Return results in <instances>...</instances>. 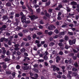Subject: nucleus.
Returning a JSON list of instances; mask_svg holds the SVG:
<instances>
[{
  "label": "nucleus",
  "mask_w": 79,
  "mask_h": 79,
  "mask_svg": "<svg viewBox=\"0 0 79 79\" xmlns=\"http://www.w3.org/2000/svg\"><path fill=\"white\" fill-rule=\"evenodd\" d=\"M53 28L54 29H56V27L53 25H50L48 27V29H49V31H52V30H53Z\"/></svg>",
  "instance_id": "nucleus-1"
},
{
  "label": "nucleus",
  "mask_w": 79,
  "mask_h": 79,
  "mask_svg": "<svg viewBox=\"0 0 79 79\" xmlns=\"http://www.w3.org/2000/svg\"><path fill=\"white\" fill-rule=\"evenodd\" d=\"M52 67L53 68V71H55L56 69V71H60V69L58 67L56 68V66L55 65H53L52 66Z\"/></svg>",
  "instance_id": "nucleus-2"
},
{
  "label": "nucleus",
  "mask_w": 79,
  "mask_h": 79,
  "mask_svg": "<svg viewBox=\"0 0 79 79\" xmlns=\"http://www.w3.org/2000/svg\"><path fill=\"white\" fill-rule=\"evenodd\" d=\"M21 21L22 23H25L26 21V16H23L21 18Z\"/></svg>",
  "instance_id": "nucleus-3"
},
{
  "label": "nucleus",
  "mask_w": 79,
  "mask_h": 79,
  "mask_svg": "<svg viewBox=\"0 0 79 79\" xmlns=\"http://www.w3.org/2000/svg\"><path fill=\"white\" fill-rule=\"evenodd\" d=\"M29 18H30L31 20H32V21H34V19H36V17H35V16L34 15H32L31 16H29Z\"/></svg>",
  "instance_id": "nucleus-4"
},
{
  "label": "nucleus",
  "mask_w": 79,
  "mask_h": 79,
  "mask_svg": "<svg viewBox=\"0 0 79 79\" xmlns=\"http://www.w3.org/2000/svg\"><path fill=\"white\" fill-rule=\"evenodd\" d=\"M60 60H61V58L60 57V56H57L56 57V62H57V63H58Z\"/></svg>",
  "instance_id": "nucleus-5"
},
{
  "label": "nucleus",
  "mask_w": 79,
  "mask_h": 79,
  "mask_svg": "<svg viewBox=\"0 0 79 79\" xmlns=\"http://www.w3.org/2000/svg\"><path fill=\"white\" fill-rule=\"evenodd\" d=\"M72 74V72L71 71H69V74L68 75V77L69 78H71V76L69 74Z\"/></svg>",
  "instance_id": "nucleus-6"
},
{
  "label": "nucleus",
  "mask_w": 79,
  "mask_h": 79,
  "mask_svg": "<svg viewBox=\"0 0 79 79\" xmlns=\"http://www.w3.org/2000/svg\"><path fill=\"white\" fill-rule=\"evenodd\" d=\"M2 49L3 51L2 54H5L6 53V50L5 49V48L2 47Z\"/></svg>",
  "instance_id": "nucleus-7"
},
{
  "label": "nucleus",
  "mask_w": 79,
  "mask_h": 79,
  "mask_svg": "<svg viewBox=\"0 0 79 79\" xmlns=\"http://www.w3.org/2000/svg\"><path fill=\"white\" fill-rule=\"evenodd\" d=\"M22 68L24 70H27V69H28L29 67L27 66H24L22 67Z\"/></svg>",
  "instance_id": "nucleus-8"
},
{
  "label": "nucleus",
  "mask_w": 79,
  "mask_h": 79,
  "mask_svg": "<svg viewBox=\"0 0 79 79\" xmlns=\"http://www.w3.org/2000/svg\"><path fill=\"white\" fill-rule=\"evenodd\" d=\"M44 12L45 13V16H47V17H50V15L48 14L47 13V12L46 10H45Z\"/></svg>",
  "instance_id": "nucleus-9"
},
{
  "label": "nucleus",
  "mask_w": 79,
  "mask_h": 79,
  "mask_svg": "<svg viewBox=\"0 0 79 79\" xmlns=\"http://www.w3.org/2000/svg\"><path fill=\"white\" fill-rule=\"evenodd\" d=\"M26 51V49L24 48H23L20 50V52H22V53H24Z\"/></svg>",
  "instance_id": "nucleus-10"
},
{
  "label": "nucleus",
  "mask_w": 79,
  "mask_h": 79,
  "mask_svg": "<svg viewBox=\"0 0 79 79\" xmlns=\"http://www.w3.org/2000/svg\"><path fill=\"white\" fill-rule=\"evenodd\" d=\"M36 34L37 35H42V32H40L39 31H37L36 32Z\"/></svg>",
  "instance_id": "nucleus-11"
},
{
  "label": "nucleus",
  "mask_w": 79,
  "mask_h": 79,
  "mask_svg": "<svg viewBox=\"0 0 79 79\" xmlns=\"http://www.w3.org/2000/svg\"><path fill=\"white\" fill-rule=\"evenodd\" d=\"M33 70L34 71H35V72H36V73H39V70H37V69H36L35 68L33 69Z\"/></svg>",
  "instance_id": "nucleus-12"
},
{
  "label": "nucleus",
  "mask_w": 79,
  "mask_h": 79,
  "mask_svg": "<svg viewBox=\"0 0 79 79\" xmlns=\"http://www.w3.org/2000/svg\"><path fill=\"white\" fill-rule=\"evenodd\" d=\"M72 70L73 71H74V72H76V71H77V69L75 68H73L72 69Z\"/></svg>",
  "instance_id": "nucleus-13"
},
{
  "label": "nucleus",
  "mask_w": 79,
  "mask_h": 79,
  "mask_svg": "<svg viewBox=\"0 0 79 79\" xmlns=\"http://www.w3.org/2000/svg\"><path fill=\"white\" fill-rule=\"evenodd\" d=\"M69 44L70 45H73V42H72V41L71 40H69Z\"/></svg>",
  "instance_id": "nucleus-14"
},
{
  "label": "nucleus",
  "mask_w": 79,
  "mask_h": 79,
  "mask_svg": "<svg viewBox=\"0 0 79 79\" xmlns=\"http://www.w3.org/2000/svg\"><path fill=\"white\" fill-rule=\"evenodd\" d=\"M53 34V32L52 31H50L48 33V34L49 35H52Z\"/></svg>",
  "instance_id": "nucleus-15"
},
{
  "label": "nucleus",
  "mask_w": 79,
  "mask_h": 79,
  "mask_svg": "<svg viewBox=\"0 0 79 79\" xmlns=\"http://www.w3.org/2000/svg\"><path fill=\"white\" fill-rule=\"evenodd\" d=\"M69 39L68 36L67 35H66L64 37V39L65 40H67Z\"/></svg>",
  "instance_id": "nucleus-16"
},
{
  "label": "nucleus",
  "mask_w": 79,
  "mask_h": 79,
  "mask_svg": "<svg viewBox=\"0 0 79 79\" xmlns=\"http://www.w3.org/2000/svg\"><path fill=\"white\" fill-rule=\"evenodd\" d=\"M50 5V1H49L48 2L46 3V6H48Z\"/></svg>",
  "instance_id": "nucleus-17"
},
{
  "label": "nucleus",
  "mask_w": 79,
  "mask_h": 79,
  "mask_svg": "<svg viewBox=\"0 0 79 79\" xmlns=\"http://www.w3.org/2000/svg\"><path fill=\"white\" fill-rule=\"evenodd\" d=\"M37 13H40V9L39 8L36 10Z\"/></svg>",
  "instance_id": "nucleus-18"
},
{
  "label": "nucleus",
  "mask_w": 79,
  "mask_h": 79,
  "mask_svg": "<svg viewBox=\"0 0 79 79\" xmlns=\"http://www.w3.org/2000/svg\"><path fill=\"white\" fill-rule=\"evenodd\" d=\"M71 3L72 5H77V3L75 2H71Z\"/></svg>",
  "instance_id": "nucleus-19"
},
{
  "label": "nucleus",
  "mask_w": 79,
  "mask_h": 79,
  "mask_svg": "<svg viewBox=\"0 0 79 79\" xmlns=\"http://www.w3.org/2000/svg\"><path fill=\"white\" fill-rule=\"evenodd\" d=\"M54 32H55L56 34H58L59 31L57 29H56L54 31Z\"/></svg>",
  "instance_id": "nucleus-20"
},
{
  "label": "nucleus",
  "mask_w": 79,
  "mask_h": 79,
  "mask_svg": "<svg viewBox=\"0 0 79 79\" xmlns=\"http://www.w3.org/2000/svg\"><path fill=\"white\" fill-rule=\"evenodd\" d=\"M48 55V53L47 51L45 52L44 53V55L45 56H47V55Z\"/></svg>",
  "instance_id": "nucleus-21"
},
{
  "label": "nucleus",
  "mask_w": 79,
  "mask_h": 79,
  "mask_svg": "<svg viewBox=\"0 0 79 79\" xmlns=\"http://www.w3.org/2000/svg\"><path fill=\"white\" fill-rule=\"evenodd\" d=\"M69 47H70V46H68V45H66L65 48L66 49H68L69 48Z\"/></svg>",
  "instance_id": "nucleus-22"
},
{
  "label": "nucleus",
  "mask_w": 79,
  "mask_h": 79,
  "mask_svg": "<svg viewBox=\"0 0 79 79\" xmlns=\"http://www.w3.org/2000/svg\"><path fill=\"white\" fill-rule=\"evenodd\" d=\"M39 61V62H44V60L43 59H39L38 60Z\"/></svg>",
  "instance_id": "nucleus-23"
},
{
  "label": "nucleus",
  "mask_w": 79,
  "mask_h": 79,
  "mask_svg": "<svg viewBox=\"0 0 79 79\" xmlns=\"http://www.w3.org/2000/svg\"><path fill=\"white\" fill-rule=\"evenodd\" d=\"M31 23V21L29 20H27V21H26L25 22V23H26V24H29V23Z\"/></svg>",
  "instance_id": "nucleus-24"
},
{
  "label": "nucleus",
  "mask_w": 79,
  "mask_h": 79,
  "mask_svg": "<svg viewBox=\"0 0 79 79\" xmlns=\"http://www.w3.org/2000/svg\"><path fill=\"white\" fill-rule=\"evenodd\" d=\"M6 6H11V4L10 3L8 2L6 4Z\"/></svg>",
  "instance_id": "nucleus-25"
},
{
  "label": "nucleus",
  "mask_w": 79,
  "mask_h": 79,
  "mask_svg": "<svg viewBox=\"0 0 79 79\" xmlns=\"http://www.w3.org/2000/svg\"><path fill=\"white\" fill-rule=\"evenodd\" d=\"M44 58L45 60H47L48 59V57H47V56H44Z\"/></svg>",
  "instance_id": "nucleus-26"
},
{
  "label": "nucleus",
  "mask_w": 79,
  "mask_h": 79,
  "mask_svg": "<svg viewBox=\"0 0 79 79\" xmlns=\"http://www.w3.org/2000/svg\"><path fill=\"white\" fill-rule=\"evenodd\" d=\"M26 60H29V58H28V57H25V59H24L23 60V61H25Z\"/></svg>",
  "instance_id": "nucleus-27"
},
{
  "label": "nucleus",
  "mask_w": 79,
  "mask_h": 79,
  "mask_svg": "<svg viewBox=\"0 0 79 79\" xmlns=\"http://www.w3.org/2000/svg\"><path fill=\"white\" fill-rule=\"evenodd\" d=\"M35 77H36V78H38L39 77V75L37 74L36 73L34 75Z\"/></svg>",
  "instance_id": "nucleus-28"
},
{
  "label": "nucleus",
  "mask_w": 79,
  "mask_h": 79,
  "mask_svg": "<svg viewBox=\"0 0 79 79\" xmlns=\"http://www.w3.org/2000/svg\"><path fill=\"white\" fill-rule=\"evenodd\" d=\"M74 65L76 67H78V65H77V62H75V63L74 64Z\"/></svg>",
  "instance_id": "nucleus-29"
},
{
  "label": "nucleus",
  "mask_w": 79,
  "mask_h": 79,
  "mask_svg": "<svg viewBox=\"0 0 79 79\" xmlns=\"http://www.w3.org/2000/svg\"><path fill=\"white\" fill-rule=\"evenodd\" d=\"M68 34H69V35H73V33L72 32H69Z\"/></svg>",
  "instance_id": "nucleus-30"
},
{
  "label": "nucleus",
  "mask_w": 79,
  "mask_h": 79,
  "mask_svg": "<svg viewBox=\"0 0 79 79\" xmlns=\"http://www.w3.org/2000/svg\"><path fill=\"white\" fill-rule=\"evenodd\" d=\"M60 34V35H64V32L63 31V32H61Z\"/></svg>",
  "instance_id": "nucleus-31"
},
{
  "label": "nucleus",
  "mask_w": 79,
  "mask_h": 79,
  "mask_svg": "<svg viewBox=\"0 0 79 79\" xmlns=\"http://www.w3.org/2000/svg\"><path fill=\"white\" fill-rule=\"evenodd\" d=\"M57 78H59L60 79V78H61V76L60 75H58L57 76Z\"/></svg>",
  "instance_id": "nucleus-32"
},
{
  "label": "nucleus",
  "mask_w": 79,
  "mask_h": 79,
  "mask_svg": "<svg viewBox=\"0 0 79 79\" xmlns=\"http://www.w3.org/2000/svg\"><path fill=\"white\" fill-rule=\"evenodd\" d=\"M54 45H55V44L53 43H51L50 44V46H53Z\"/></svg>",
  "instance_id": "nucleus-33"
},
{
  "label": "nucleus",
  "mask_w": 79,
  "mask_h": 79,
  "mask_svg": "<svg viewBox=\"0 0 79 79\" xmlns=\"http://www.w3.org/2000/svg\"><path fill=\"white\" fill-rule=\"evenodd\" d=\"M3 68H5V69H6V64H4L3 65Z\"/></svg>",
  "instance_id": "nucleus-34"
},
{
  "label": "nucleus",
  "mask_w": 79,
  "mask_h": 79,
  "mask_svg": "<svg viewBox=\"0 0 79 79\" xmlns=\"http://www.w3.org/2000/svg\"><path fill=\"white\" fill-rule=\"evenodd\" d=\"M14 50H16V51L17 50H19V48H18L15 47V48Z\"/></svg>",
  "instance_id": "nucleus-35"
},
{
  "label": "nucleus",
  "mask_w": 79,
  "mask_h": 79,
  "mask_svg": "<svg viewBox=\"0 0 79 79\" xmlns=\"http://www.w3.org/2000/svg\"><path fill=\"white\" fill-rule=\"evenodd\" d=\"M61 17H60V16H58L57 17V19H58V20H61Z\"/></svg>",
  "instance_id": "nucleus-36"
},
{
  "label": "nucleus",
  "mask_w": 79,
  "mask_h": 79,
  "mask_svg": "<svg viewBox=\"0 0 79 79\" xmlns=\"http://www.w3.org/2000/svg\"><path fill=\"white\" fill-rule=\"evenodd\" d=\"M58 36L57 35H56L55 36L53 37V38L54 39H57V38H58Z\"/></svg>",
  "instance_id": "nucleus-37"
},
{
  "label": "nucleus",
  "mask_w": 79,
  "mask_h": 79,
  "mask_svg": "<svg viewBox=\"0 0 79 79\" xmlns=\"http://www.w3.org/2000/svg\"><path fill=\"white\" fill-rule=\"evenodd\" d=\"M19 35H20V37H22V36H23V33H19Z\"/></svg>",
  "instance_id": "nucleus-38"
},
{
  "label": "nucleus",
  "mask_w": 79,
  "mask_h": 79,
  "mask_svg": "<svg viewBox=\"0 0 79 79\" xmlns=\"http://www.w3.org/2000/svg\"><path fill=\"white\" fill-rule=\"evenodd\" d=\"M23 32L24 33H27V30H24L23 31Z\"/></svg>",
  "instance_id": "nucleus-39"
},
{
  "label": "nucleus",
  "mask_w": 79,
  "mask_h": 79,
  "mask_svg": "<svg viewBox=\"0 0 79 79\" xmlns=\"http://www.w3.org/2000/svg\"><path fill=\"white\" fill-rule=\"evenodd\" d=\"M2 28L3 29H5L6 28V26L5 25H4V26H3L2 27Z\"/></svg>",
  "instance_id": "nucleus-40"
},
{
  "label": "nucleus",
  "mask_w": 79,
  "mask_h": 79,
  "mask_svg": "<svg viewBox=\"0 0 79 79\" xmlns=\"http://www.w3.org/2000/svg\"><path fill=\"white\" fill-rule=\"evenodd\" d=\"M58 45L60 47H61V46H63V44H62V43H59Z\"/></svg>",
  "instance_id": "nucleus-41"
},
{
  "label": "nucleus",
  "mask_w": 79,
  "mask_h": 79,
  "mask_svg": "<svg viewBox=\"0 0 79 79\" xmlns=\"http://www.w3.org/2000/svg\"><path fill=\"white\" fill-rule=\"evenodd\" d=\"M45 34H48V30H45Z\"/></svg>",
  "instance_id": "nucleus-42"
},
{
  "label": "nucleus",
  "mask_w": 79,
  "mask_h": 79,
  "mask_svg": "<svg viewBox=\"0 0 79 79\" xmlns=\"http://www.w3.org/2000/svg\"><path fill=\"white\" fill-rule=\"evenodd\" d=\"M39 27L40 29H43V27H44L42 26V25H40Z\"/></svg>",
  "instance_id": "nucleus-43"
},
{
  "label": "nucleus",
  "mask_w": 79,
  "mask_h": 79,
  "mask_svg": "<svg viewBox=\"0 0 79 79\" xmlns=\"http://www.w3.org/2000/svg\"><path fill=\"white\" fill-rule=\"evenodd\" d=\"M19 46V44H15V47H16L17 48H18Z\"/></svg>",
  "instance_id": "nucleus-44"
},
{
  "label": "nucleus",
  "mask_w": 79,
  "mask_h": 79,
  "mask_svg": "<svg viewBox=\"0 0 79 79\" xmlns=\"http://www.w3.org/2000/svg\"><path fill=\"white\" fill-rule=\"evenodd\" d=\"M34 67V68H37V66H38V65L37 64H35L33 65Z\"/></svg>",
  "instance_id": "nucleus-45"
},
{
  "label": "nucleus",
  "mask_w": 79,
  "mask_h": 79,
  "mask_svg": "<svg viewBox=\"0 0 79 79\" xmlns=\"http://www.w3.org/2000/svg\"><path fill=\"white\" fill-rule=\"evenodd\" d=\"M6 55H10V51H7L6 52Z\"/></svg>",
  "instance_id": "nucleus-46"
},
{
  "label": "nucleus",
  "mask_w": 79,
  "mask_h": 79,
  "mask_svg": "<svg viewBox=\"0 0 79 79\" xmlns=\"http://www.w3.org/2000/svg\"><path fill=\"white\" fill-rule=\"evenodd\" d=\"M79 15H77L76 16V19H79Z\"/></svg>",
  "instance_id": "nucleus-47"
},
{
  "label": "nucleus",
  "mask_w": 79,
  "mask_h": 79,
  "mask_svg": "<svg viewBox=\"0 0 79 79\" xmlns=\"http://www.w3.org/2000/svg\"><path fill=\"white\" fill-rule=\"evenodd\" d=\"M35 43L36 44H39L40 43V42L37 40H36L35 41Z\"/></svg>",
  "instance_id": "nucleus-48"
},
{
  "label": "nucleus",
  "mask_w": 79,
  "mask_h": 79,
  "mask_svg": "<svg viewBox=\"0 0 79 79\" xmlns=\"http://www.w3.org/2000/svg\"><path fill=\"white\" fill-rule=\"evenodd\" d=\"M15 16L16 17H19V14H15Z\"/></svg>",
  "instance_id": "nucleus-49"
},
{
  "label": "nucleus",
  "mask_w": 79,
  "mask_h": 79,
  "mask_svg": "<svg viewBox=\"0 0 79 79\" xmlns=\"http://www.w3.org/2000/svg\"><path fill=\"white\" fill-rule=\"evenodd\" d=\"M69 27H73V26H74V25L73 24H70L69 25Z\"/></svg>",
  "instance_id": "nucleus-50"
},
{
  "label": "nucleus",
  "mask_w": 79,
  "mask_h": 79,
  "mask_svg": "<svg viewBox=\"0 0 79 79\" xmlns=\"http://www.w3.org/2000/svg\"><path fill=\"white\" fill-rule=\"evenodd\" d=\"M55 10H58L59 11H60V7H57L56 8Z\"/></svg>",
  "instance_id": "nucleus-51"
},
{
  "label": "nucleus",
  "mask_w": 79,
  "mask_h": 79,
  "mask_svg": "<svg viewBox=\"0 0 79 79\" xmlns=\"http://www.w3.org/2000/svg\"><path fill=\"white\" fill-rule=\"evenodd\" d=\"M59 55H62L63 54V52L60 51L59 53Z\"/></svg>",
  "instance_id": "nucleus-52"
},
{
  "label": "nucleus",
  "mask_w": 79,
  "mask_h": 79,
  "mask_svg": "<svg viewBox=\"0 0 79 79\" xmlns=\"http://www.w3.org/2000/svg\"><path fill=\"white\" fill-rule=\"evenodd\" d=\"M4 39V38H2L0 40V42H2L3 41V40Z\"/></svg>",
  "instance_id": "nucleus-53"
},
{
  "label": "nucleus",
  "mask_w": 79,
  "mask_h": 79,
  "mask_svg": "<svg viewBox=\"0 0 79 79\" xmlns=\"http://www.w3.org/2000/svg\"><path fill=\"white\" fill-rule=\"evenodd\" d=\"M33 3L34 4H36V3H37V1L36 0H34L33 2Z\"/></svg>",
  "instance_id": "nucleus-54"
},
{
  "label": "nucleus",
  "mask_w": 79,
  "mask_h": 79,
  "mask_svg": "<svg viewBox=\"0 0 79 79\" xmlns=\"http://www.w3.org/2000/svg\"><path fill=\"white\" fill-rule=\"evenodd\" d=\"M58 74H60V75L63 74V73H62L61 72H58Z\"/></svg>",
  "instance_id": "nucleus-55"
},
{
  "label": "nucleus",
  "mask_w": 79,
  "mask_h": 79,
  "mask_svg": "<svg viewBox=\"0 0 79 79\" xmlns=\"http://www.w3.org/2000/svg\"><path fill=\"white\" fill-rule=\"evenodd\" d=\"M40 24H44V22L43 21V20H41L40 22Z\"/></svg>",
  "instance_id": "nucleus-56"
},
{
  "label": "nucleus",
  "mask_w": 79,
  "mask_h": 79,
  "mask_svg": "<svg viewBox=\"0 0 79 79\" xmlns=\"http://www.w3.org/2000/svg\"><path fill=\"white\" fill-rule=\"evenodd\" d=\"M16 68L17 69H19V68H20V66H19V65H17L16 66Z\"/></svg>",
  "instance_id": "nucleus-57"
},
{
  "label": "nucleus",
  "mask_w": 79,
  "mask_h": 79,
  "mask_svg": "<svg viewBox=\"0 0 79 79\" xmlns=\"http://www.w3.org/2000/svg\"><path fill=\"white\" fill-rule=\"evenodd\" d=\"M73 51L74 53H77V51L76 50H75L74 49H73Z\"/></svg>",
  "instance_id": "nucleus-58"
},
{
  "label": "nucleus",
  "mask_w": 79,
  "mask_h": 79,
  "mask_svg": "<svg viewBox=\"0 0 79 79\" xmlns=\"http://www.w3.org/2000/svg\"><path fill=\"white\" fill-rule=\"evenodd\" d=\"M36 37V35L34 34L33 35V39H35Z\"/></svg>",
  "instance_id": "nucleus-59"
},
{
  "label": "nucleus",
  "mask_w": 79,
  "mask_h": 79,
  "mask_svg": "<svg viewBox=\"0 0 79 79\" xmlns=\"http://www.w3.org/2000/svg\"><path fill=\"white\" fill-rule=\"evenodd\" d=\"M73 44H75V43H76V40H75V39L73 40Z\"/></svg>",
  "instance_id": "nucleus-60"
},
{
  "label": "nucleus",
  "mask_w": 79,
  "mask_h": 79,
  "mask_svg": "<svg viewBox=\"0 0 79 79\" xmlns=\"http://www.w3.org/2000/svg\"><path fill=\"white\" fill-rule=\"evenodd\" d=\"M52 9H50L48 10V11H49V12L51 13V12H52Z\"/></svg>",
  "instance_id": "nucleus-61"
},
{
  "label": "nucleus",
  "mask_w": 79,
  "mask_h": 79,
  "mask_svg": "<svg viewBox=\"0 0 79 79\" xmlns=\"http://www.w3.org/2000/svg\"><path fill=\"white\" fill-rule=\"evenodd\" d=\"M5 61H10V59L8 58H6L5 59Z\"/></svg>",
  "instance_id": "nucleus-62"
},
{
  "label": "nucleus",
  "mask_w": 79,
  "mask_h": 79,
  "mask_svg": "<svg viewBox=\"0 0 79 79\" xmlns=\"http://www.w3.org/2000/svg\"><path fill=\"white\" fill-rule=\"evenodd\" d=\"M65 63H66V64H67V63H68V60H66L65 61Z\"/></svg>",
  "instance_id": "nucleus-63"
},
{
  "label": "nucleus",
  "mask_w": 79,
  "mask_h": 79,
  "mask_svg": "<svg viewBox=\"0 0 79 79\" xmlns=\"http://www.w3.org/2000/svg\"><path fill=\"white\" fill-rule=\"evenodd\" d=\"M44 48H46V47H47V45L46 44H44Z\"/></svg>",
  "instance_id": "nucleus-64"
}]
</instances>
